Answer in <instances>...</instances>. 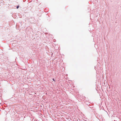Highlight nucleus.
<instances>
[{"mask_svg": "<svg viewBox=\"0 0 121 121\" xmlns=\"http://www.w3.org/2000/svg\"><path fill=\"white\" fill-rule=\"evenodd\" d=\"M19 7V6H18V5L17 7V9H18Z\"/></svg>", "mask_w": 121, "mask_h": 121, "instance_id": "f257e3e1", "label": "nucleus"}, {"mask_svg": "<svg viewBox=\"0 0 121 121\" xmlns=\"http://www.w3.org/2000/svg\"><path fill=\"white\" fill-rule=\"evenodd\" d=\"M52 80H53V81H55V80L54 79V78H53V79H52Z\"/></svg>", "mask_w": 121, "mask_h": 121, "instance_id": "f03ea898", "label": "nucleus"}]
</instances>
